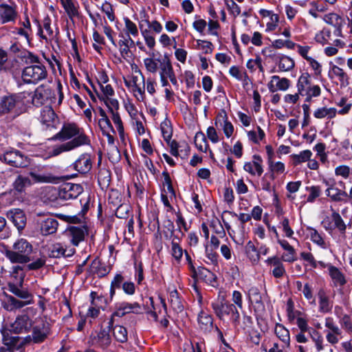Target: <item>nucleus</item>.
Instances as JSON below:
<instances>
[{"label": "nucleus", "instance_id": "obj_1", "mask_svg": "<svg viewBox=\"0 0 352 352\" xmlns=\"http://www.w3.org/2000/svg\"><path fill=\"white\" fill-rule=\"evenodd\" d=\"M32 245L25 239L17 240L12 245V250H6V256L12 263H28L31 261Z\"/></svg>", "mask_w": 352, "mask_h": 352}, {"label": "nucleus", "instance_id": "obj_2", "mask_svg": "<svg viewBox=\"0 0 352 352\" xmlns=\"http://www.w3.org/2000/svg\"><path fill=\"white\" fill-rule=\"evenodd\" d=\"M34 223L37 231L42 236L55 234L59 226V223L55 217L41 212L36 213Z\"/></svg>", "mask_w": 352, "mask_h": 352}, {"label": "nucleus", "instance_id": "obj_3", "mask_svg": "<svg viewBox=\"0 0 352 352\" xmlns=\"http://www.w3.org/2000/svg\"><path fill=\"white\" fill-rule=\"evenodd\" d=\"M211 306L219 319L222 320L224 316H227L230 317L231 320L235 324L239 323L240 314L234 304L221 300L212 302Z\"/></svg>", "mask_w": 352, "mask_h": 352}, {"label": "nucleus", "instance_id": "obj_4", "mask_svg": "<svg viewBox=\"0 0 352 352\" xmlns=\"http://www.w3.org/2000/svg\"><path fill=\"white\" fill-rule=\"evenodd\" d=\"M47 76L46 67L43 64L31 65L23 68L21 78L25 84L36 85Z\"/></svg>", "mask_w": 352, "mask_h": 352}, {"label": "nucleus", "instance_id": "obj_5", "mask_svg": "<svg viewBox=\"0 0 352 352\" xmlns=\"http://www.w3.org/2000/svg\"><path fill=\"white\" fill-rule=\"evenodd\" d=\"M84 136L86 138L87 142L84 144L85 145H90L91 141L89 138L85 133L83 129H80L76 124L74 123H67L65 124L61 130L56 133L53 139L54 140H59L62 141H65L67 140H69L73 138V139H77L78 138H81Z\"/></svg>", "mask_w": 352, "mask_h": 352}, {"label": "nucleus", "instance_id": "obj_6", "mask_svg": "<svg viewBox=\"0 0 352 352\" xmlns=\"http://www.w3.org/2000/svg\"><path fill=\"white\" fill-rule=\"evenodd\" d=\"M0 160L16 168H26L30 164V158L18 150L8 151L0 154Z\"/></svg>", "mask_w": 352, "mask_h": 352}, {"label": "nucleus", "instance_id": "obj_7", "mask_svg": "<svg viewBox=\"0 0 352 352\" xmlns=\"http://www.w3.org/2000/svg\"><path fill=\"white\" fill-rule=\"evenodd\" d=\"M83 192V188L80 184L65 183L63 184L58 190L57 198L68 201L77 198Z\"/></svg>", "mask_w": 352, "mask_h": 352}, {"label": "nucleus", "instance_id": "obj_8", "mask_svg": "<svg viewBox=\"0 0 352 352\" xmlns=\"http://www.w3.org/2000/svg\"><path fill=\"white\" fill-rule=\"evenodd\" d=\"M32 326V320L28 314H24L16 316L9 329L14 333H25L31 330Z\"/></svg>", "mask_w": 352, "mask_h": 352}, {"label": "nucleus", "instance_id": "obj_9", "mask_svg": "<svg viewBox=\"0 0 352 352\" xmlns=\"http://www.w3.org/2000/svg\"><path fill=\"white\" fill-rule=\"evenodd\" d=\"M2 335V342L3 346L10 349L11 352L19 350L24 346V342L19 336H10V330L6 327H2L0 330Z\"/></svg>", "mask_w": 352, "mask_h": 352}, {"label": "nucleus", "instance_id": "obj_10", "mask_svg": "<svg viewBox=\"0 0 352 352\" xmlns=\"http://www.w3.org/2000/svg\"><path fill=\"white\" fill-rule=\"evenodd\" d=\"M66 234L70 239V243L78 246L88 234V228L86 226H70L66 230Z\"/></svg>", "mask_w": 352, "mask_h": 352}, {"label": "nucleus", "instance_id": "obj_11", "mask_svg": "<svg viewBox=\"0 0 352 352\" xmlns=\"http://www.w3.org/2000/svg\"><path fill=\"white\" fill-rule=\"evenodd\" d=\"M76 252L74 248L67 250L60 243H56L51 245L47 249V255L50 258H59L60 257H70Z\"/></svg>", "mask_w": 352, "mask_h": 352}, {"label": "nucleus", "instance_id": "obj_12", "mask_svg": "<svg viewBox=\"0 0 352 352\" xmlns=\"http://www.w3.org/2000/svg\"><path fill=\"white\" fill-rule=\"evenodd\" d=\"M87 142L86 138L84 136L77 139H72L66 143L54 146L52 151V154L54 156L58 155L63 152L69 151L79 146H84V144Z\"/></svg>", "mask_w": 352, "mask_h": 352}, {"label": "nucleus", "instance_id": "obj_13", "mask_svg": "<svg viewBox=\"0 0 352 352\" xmlns=\"http://www.w3.org/2000/svg\"><path fill=\"white\" fill-rule=\"evenodd\" d=\"M7 218L10 220L19 231L23 230L26 226L25 212L19 208H13L6 213Z\"/></svg>", "mask_w": 352, "mask_h": 352}, {"label": "nucleus", "instance_id": "obj_14", "mask_svg": "<svg viewBox=\"0 0 352 352\" xmlns=\"http://www.w3.org/2000/svg\"><path fill=\"white\" fill-rule=\"evenodd\" d=\"M32 342L41 343L45 341L50 333V325L43 322L41 324L32 326Z\"/></svg>", "mask_w": 352, "mask_h": 352}, {"label": "nucleus", "instance_id": "obj_15", "mask_svg": "<svg viewBox=\"0 0 352 352\" xmlns=\"http://www.w3.org/2000/svg\"><path fill=\"white\" fill-rule=\"evenodd\" d=\"M74 168L81 174L90 171L92 167L91 157L87 153H83L73 164Z\"/></svg>", "mask_w": 352, "mask_h": 352}, {"label": "nucleus", "instance_id": "obj_16", "mask_svg": "<svg viewBox=\"0 0 352 352\" xmlns=\"http://www.w3.org/2000/svg\"><path fill=\"white\" fill-rule=\"evenodd\" d=\"M8 289L14 295L21 298L23 301H30V305L34 302L33 295L27 289L22 287V284L20 287L14 285V283L8 284Z\"/></svg>", "mask_w": 352, "mask_h": 352}, {"label": "nucleus", "instance_id": "obj_17", "mask_svg": "<svg viewBox=\"0 0 352 352\" xmlns=\"http://www.w3.org/2000/svg\"><path fill=\"white\" fill-rule=\"evenodd\" d=\"M290 85V81L286 78H280L278 76H273L268 83V89L270 92L274 93L276 90L285 91Z\"/></svg>", "mask_w": 352, "mask_h": 352}, {"label": "nucleus", "instance_id": "obj_18", "mask_svg": "<svg viewBox=\"0 0 352 352\" xmlns=\"http://www.w3.org/2000/svg\"><path fill=\"white\" fill-rule=\"evenodd\" d=\"M56 115L53 109L50 106L44 107L41 111L40 120L43 124H45L47 128L53 127L54 126Z\"/></svg>", "mask_w": 352, "mask_h": 352}, {"label": "nucleus", "instance_id": "obj_19", "mask_svg": "<svg viewBox=\"0 0 352 352\" xmlns=\"http://www.w3.org/2000/svg\"><path fill=\"white\" fill-rule=\"evenodd\" d=\"M113 320L111 319L109 322L108 328L109 329L111 328L113 329V333L115 339L120 343L126 342L128 340V333L126 329L121 325L113 326Z\"/></svg>", "mask_w": 352, "mask_h": 352}, {"label": "nucleus", "instance_id": "obj_20", "mask_svg": "<svg viewBox=\"0 0 352 352\" xmlns=\"http://www.w3.org/2000/svg\"><path fill=\"white\" fill-rule=\"evenodd\" d=\"M93 342L98 345L102 349H106L108 347L111 342V339L109 335V329L108 330H106L105 329H101L97 335L94 337Z\"/></svg>", "mask_w": 352, "mask_h": 352}, {"label": "nucleus", "instance_id": "obj_21", "mask_svg": "<svg viewBox=\"0 0 352 352\" xmlns=\"http://www.w3.org/2000/svg\"><path fill=\"white\" fill-rule=\"evenodd\" d=\"M325 192L333 201H347L348 194L338 188L331 186L326 190Z\"/></svg>", "mask_w": 352, "mask_h": 352}, {"label": "nucleus", "instance_id": "obj_22", "mask_svg": "<svg viewBox=\"0 0 352 352\" xmlns=\"http://www.w3.org/2000/svg\"><path fill=\"white\" fill-rule=\"evenodd\" d=\"M329 274L333 282L334 286H343L346 284L345 276L338 267L329 265Z\"/></svg>", "mask_w": 352, "mask_h": 352}, {"label": "nucleus", "instance_id": "obj_23", "mask_svg": "<svg viewBox=\"0 0 352 352\" xmlns=\"http://www.w3.org/2000/svg\"><path fill=\"white\" fill-rule=\"evenodd\" d=\"M16 16V12L12 6L5 3L0 5V16L3 23L14 21Z\"/></svg>", "mask_w": 352, "mask_h": 352}, {"label": "nucleus", "instance_id": "obj_24", "mask_svg": "<svg viewBox=\"0 0 352 352\" xmlns=\"http://www.w3.org/2000/svg\"><path fill=\"white\" fill-rule=\"evenodd\" d=\"M319 299V311L322 313H329L331 311L333 305L330 302L329 297L324 289H320L318 292Z\"/></svg>", "mask_w": 352, "mask_h": 352}, {"label": "nucleus", "instance_id": "obj_25", "mask_svg": "<svg viewBox=\"0 0 352 352\" xmlns=\"http://www.w3.org/2000/svg\"><path fill=\"white\" fill-rule=\"evenodd\" d=\"M197 276L198 279L212 286H214V283L217 282L216 275L211 271L204 267H201L198 270Z\"/></svg>", "mask_w": 352, "mask_h": 352}, {"label": "nucleus", "instance_id": "obj_26", "mask_svg": "<svg viewBox=\"0 0 352 352\" xmlns=\"http://www.w3.org/2000/svg\"><path fill=\"white\" fill-rule=\"evenodd\" d=\"M52 90L51 89H45L43 86L38 87L34 92V95L33 96V102H36L37 104H43L45 100L48 99V98L51 96Z\"/></svg>", "mask_w": 352, "mask_h": 352}, {"label": "nucleus", "instance_id": "obj_27", "mask_svg": "<svg viewBox=\"0 0 352 352\" xmlns=\"http://www.w3.org/2000/svg\"><path fill=\"white\" fill-rule=\"evenodd\" d=\"M16 105V100L14 96H3L0 101V114L9 113Z\"/></svg>", "mask_w": 352, "mask_h": 352}, {"label": "nucleus", "instance_id": "obj_28", "mask_svg": "<svg viewBox=\"0 0 352 352\" xmlns=\"http://www.w3.org/2000/svg\"><path fill=\"white\" fill-rule=\"evenodd\" d=\"M32 184V182L28 177H24L21 175H18L14 180L12 186L14 190L18 192H23L25 191V188Z\"/></svg>", "mask_w": 352, "mask_h": 352}, {"label": "nucleus", "instance_id": "obj_29", "mask_svg": "<svg viewBox=\"0 0 352 352\" xmlns=\"http://www.w3.org/2000/svg\"><path fill=\"white\" fill-rule=\"evenodd\" d=\"M198 322L201 329L210 331L212 327L213 320L211 316L201 311L198 316Z\"/></svg>", "mask_w": 352, "mask_h": 352}, {"label": "nucleus", "instance_id": "obj_30", "mask_svg": "<svg viewBox=\"0 0 352 352\" xmlns=\"http://www.w3.org/2000/svg\"><path fill=\"white\" fill-rule=\"evenodd\" d=\"M61 3L70 19L78 16V6L73 0H61Z\"/></svg>", "mask_w": 352, "mask_h": 352}, {"label": "nucleus", "instance_id": "obj_31", "mask_svg": "<svg viewBox=\"0 0 352 352\" xmlns=\"http://www.w3.org/2000/svg\"><path fill=\"white\" fill-rule=\"evenodd\" d=\"M331 219L333 223V225H330V228H334L335 229L337 228L341 234H344L346 226L340 214L336 211L333 210Z\"/></svg>", "mask_w": 352, "mask_h": 352}, {"label": "nucleus", "instance_id": "obj_32", "mask_svg": "<svg viewBox=\"0 0 352 352\" xmlns=\"http://www.w3.org/2000/svg\"><path fill=\"white\" fill-rule=\"evenodd\" d=\"M91 267L98 277H104L110 272V268L102 263L99 260L95 259L92 261Z\"/></svg>", "mask_w": 352, "mask_h": 352}, {"label": "nucleus", "instance_id": "obj_33", "mask_svg": "<svg viewBox=\"0 0 352 352\" xmlns=\"http://www.w3.org/2000/svg\"><path fill=\"white\" fill-rule=\"evenodd\" d=\"M28 175H30L32 179L33 183H51L54 182L55 180V177L52 175H42L38 174L34 170H30L28 173Z\"/></svg>", "mask_w": 352, "mask_h": 352}, {"label": "nucleus", "instance_id": "obj_34", "mask_svg": "<svg viewBox=\"0 0 352 352\" xmlns=\"http://www.w3.org/2000/svg\"><path fill=\"white\" fill-rule=\"evenodd\" d=\"M120 303L122 306V310L124 311L126 314L130 313L140 314L142 313L141 305L137 302H135L133 303L122 302Z\"/></svg>", "mask_w": 352, "mask_h": 352}, {"label": "nucleus", "instance_id": "obj_35", "mask_svg": "<svg viewBox=\"0 0 352 352\" xmlns=\"http://www.w3.org/2000/svg\"><path fill=\"white\" fill-rule=\"evenodd\" d=\"M245 251L248 258L252 262H258L259 257L258 254V249L252 241H249L245 247Z\"/></svg>", "mask_w": 352, "mask_h": 352}, {"label": "nucleus", "instance_id": "obj_36", "mask_svg": "<svg viewBox=\"0 0 352 352\" xmlns=\"http://www.w3.org/2000/svg\"><path fill=\"white\" fill-rule=\"evenodd\" d=\"M311 155L312 153L309 150H305L299 154H292L290 157L292 159L294 165L296 166L302 162L309 160Z\"/></svg>", "mask_w": 352, "mask_h": 352}, {"label": "nucleus", "instance_id": "obj_37", "mask_svg": "<svg viewBox=\"0 0 352 352\" xmlns=\"http://www.w3.org/2000/svg\"><path fill=\"white\" fill-rule=\"evenodd\" d=\"M16 63L14 60H9L8 57L0 60V74L6 73L14 74V67Z\"/></svg>", "mask_w": 352, "mask_h": 352}, {"label": "nucleus", "instance_id": "obj_38", "mask_svg": "<svg viewBox=\"0 0 352 352\" xmlns=\"http://www.w3.org/2000/svg\"><path fill=\"white\" fill-rule=\"evenodd\" d=\"M275 333L281 341L289 346L290 340L289 333L286 328H285L282 324H278L275 328Z\"/></svg>", "mask_w": 352, "mask_h": 352}, {"label": "nucleus", "instance_id": "obj_39", "mask_svg": "<svg viewBox=\"0 0 352 352\" xmlns=\"http://www.w3.org/2000/svg\"><path fill=\"white\" fill-rule=\"evenodd\" d=\"M195 144L197 149L206 153L208 148L206 138L203 133H197L195 137Z\"/></svg>", "mask_w": 352, "mask_h": 352}, {"label": "nucleus", "instance_id": "obj_40", "mask_svg": "<svg viewBox=\"0 0 352 352\" xmlns=\"http://www.w3.org/2000/svg\"><path fill=\"white\" fill-rule=\"evenodd\" d=\"M170 302L175 310L177 311H182L183 310L184 307L176 289L170 292Z\"/></svg>", "mask_w": 352, "mask_h": 352}, {"label": "nucleus", "instance_id": "obj_41", "mask_svg": "<svg viewBox=\"0 0 352 352\" xmlns=\"http://www.w3.org/2000/svg\"><path fill=\"white\" fill-rule=\"evenodd\" d=\"M6 298L9 305L10 306V310L21 309L30 305V301H23L22 300H19L11 295H6Z\"/></svg>", "mask_w": 352, "mask_h": 352}, {"label": "nucleus", "instance_id": "obj_42", "mask_svg": "<svg viewBox=\"0 0 352 352\" xmlns=\"http://www.w3.org/2000/svg\"><path fill=\"white\" fill-rule=\"evenodd\" d=\"M218 116L222 117L223 120V130L227 138L231 137L234 132V126L228 120V117L225 111H222V113H219Z\"/></svg>", "mask_w": 352, "mask_h": 352}, {"label": "nucleus", "instance_id": "obj_43", "mask_svg": "<svg viewBox=\"0 0 352 352\" xmlns=\"http://www.w3.org/2000/svg\"><path fill=\"white\" fill-rule=\"evenodd\" d=\"M295 65L294 61L289 56H283L280 58L278 67L281 71L287 72L294 68Z\"/></svg>", "mask_w": 352, "mask_h": 352}, {"label": "nucleus", "instance_id": "obj_44", "mask_svg": "<svg viewBox=\"0 0 352 352\" xmlns=\"http://www.w3.org/2000/svg\"><path fill=\"white\" fill-rule=\"evenodd\" d=\"M330 23H333L335 22L334 34L337 36H341V26L342 23V19L336 13H331L329 15Z\"/></svg>", "mask_w": 352, "mask_h": 352}, {"label": "nucleus", "instance_id": "obj_45", "mask_svg": "<svg viewBox=\"0 0 352 352\" xmlns=\"http://www.w3.org/2000/svg\"><path fill=\"white\" fill-rule=\"evenodd\" d=\"M309 77L310 76L308 73H304L299 77L297 83L298 91L299 94L302 96L304 95L303 91H306V86L310 84Z\"/></svg>", "mask_w": 352, "mask_h": 352}, {"label": "nucleus", "instance_id": "obj_46", "mask_svg": "<svg viewBox=\"0 0 352 352\" xmlns=\"http://www.w3.org/2000/svg\"><path fill=\"white\" fill-rule=\"evenodd\" d=\"M332 71L333 73L339 78L342 86L346 87L349 85L348 76L342 68L334 65L333 67Z\"/></svg>", "mask_w": 352, "mask_h": 352}, {"label": "nucleus", "instance_id": "obj_47", "mask_svg": "<svg viewBox=\"0 0 352 352\" xmlns=\"http://www.w3.org/2000/svg\"><path fill=\"white\" fill-rule=\"evenodd\" d=\"M140 29L141 30L142 34L144 38L145 43L146 45L151 49L153 50L155 45V38L151 35L150 32L146 29H143V25L141 23L139 24Z\"/></svg>", "mask_w": 352, "mask_h": 352}, {"label": "nucleus", "instance_id": "obj_48", "mask_svg": "<svg viewBox=\"0 0 352 352\" xmlns=\"http://www.w3.org/2000/svg\"><path fill=\"white\" fill-rule=\"evenodd\" d=\"M250 300L256 304L262 305V297L256 287H252L248 291Z\"/></svg>", "mask_w": 352, "mask_h": 352}, {"label": "nucleus", "instance_id": "obj_49", "mask_svg": "<svg viewBox=\"0 0 352 352\" xmlns=\"http://www.w3.org/2000/svg\"><path fill=\"white\" fill-rule=\"evenodd\" d=\"M137 81H138V77L133 76V80H132L133 91L134 93L137 92L139 94L140 97H138V96L136 94H135V96L137 98V99L138 100H143L144 94V76H142V82L144 84L143 87H140V86H138L137 84Z\"/></svg>", "mask_w": 352, "mask_h": 352}, {"label": "nucleus", "instance_id": "obj_50", "mask_svg": "<svg viewBox=\"0 0 352 352\" xmlns=\"http://www.w3.org/2000/svg\"><path fill=\"white\" fill-rule=\"evenodd\" d=\"M171 254L177 261H179L183 256V250L177 241L171 242Z\"/></svg>", "mask_w": 352, "mask_h": 352}, {"label": "nucleus", "instance_id": "obj_51", "mask_svg": "<svg viewBox=\"0 0 352 352\" xmlns=\"http://www.w3.org/2000/svg\"><path fill=\"white\" fill-rule=\"evenodd\" d=\"M161 131L164 140L169 143L172 137L173 130L168 122L164 121L161 124Z\"/></svg>", "mask_w": 352, "mask_h": 352}, {"label": "nucleus", "instance_id": "obj_52", "mask_svg": "<svg viewBox=\"0 0 352 352\" xmlns=\"http://www.w3.org/2000/svg\"><path fill=\"white\" fill-rule=\"evenodd\" d=\"M307 190L309 191V195L307 197V201L313 203L316 198H318L321 193V189L320 186H313L311 187H307Z\"/></svg>", "mask_w": 352, "mask_h": 352}, {"label": "nucleus", "instance_id": "obj_53", "mask_svg": "<svg viewBox=\"0 0 352 352\" xmlns=\"http://www.w3.org/2000/svg\"><path fill=\"white\" fill-rule=\"evenodd\" d=\"M46 263L45 257H41L37 258L36 261L28 264L26 265L27 270H37L42 268Z\"/></svg>", "mask_w": 352, "mask_h": 352}, {"label": "nucleus", "instance_id": "obj_54", "mask_svg": "<svg viewBox=\"0 0 352 352\" xmlns=\"http://www.w3.org/2000/svg\"><path fill=\"white\" fill-rule=\"evenodd\" d=\"M124 21L127 33L131 34L133 36H137L138 34V30L136 25L126 17L124 19Z\"/></svg>", "mask_w": 352, "mask_h": 352}, {"label": "nucleus", "instance_id": "obj_55", "mask_svg": "<svg viewBox=\"0 0 352 352\" xmlns=\"http://www.w3.org/2000/svg\"><path fill=\"white\" fill-rule=\"evenodd\" d=\"M129 208L130 207L128 204H120L117 208L115 215L120 219H126L128 217Z\"/></svg>", "mask_w": 352, "mask_h": 352}, {"label": "nucleus", "instance_id": "obj_56", "mask_svg": "<svg viewBox=\"0 0 352 352\" xmlns=\"http://www.w3.org/2000/svg\"><path fill=\"white\" fill-rule=\"evenodd\" d=\"M225 3L228 9L234 17L240 14L241 8L233 0H225Z\"/></svg>", "mask_w": 352, "mask_h": 352}, {"label": "nucleus", "instance_id": "obj_57", "mask_svg": "<svg viewBox=\"0 0 352 352\" xmlns=\"http://www.w3.org/2000/svg\"><path fill=\"white\" fill-rule=\"evenodd\" d=\"M101 10L106 14L109 21H113L115 20V15L112 6L109 2L105 1L102 5Z\"/></svg>", "mask_w": 352, "mask_h": 352}, {"label": "nucleus", "instance_id": "obj_58", "mask_svg": "<svg viewBox=\"0 0 352 352\" xmlns=\"http://www.w3.org/2000/svg\"><path fill=\"white\" fill-rule=\"evenodd\" d=\"M254 159V170L256 173L261 176L263 173V168L262 166L263 160L260 155H253Z\"/></svg>", "mask_w": 352, "mask_h": 352}, {"label": "nucleus", "instance_id": "obj_59", "mask_svg": "<svg viewBox=\"0 0 352 352\" xmlns=\"http://www.w3.org/2000/svg\"><path fill=\"white\" fill-rule=\"evenodd\" d=\"M111 113L112 115V120L116 124L120 135H122L124 133V127L119 113L118 111H115Z\"/></svg>", "mask_w": 352, "mask_h": 352}, {"label": "nucleus", "instance_id": "obj_60", "mask_svg": "<svg viewBox=\"0 0 352 352\" xmlns=\"http://www.w3.org/2000/svg\"><path fill=\"white\" fill-rule=\"evenodd\" d=\"M104 101L111 113L117 111L119 109V102L116 99L109 98L107 97L104 98Z\"/></svg>", "mask_w": 352, "mask_h": 352}, {"label": "nucleus", "instance_id": "obj_61", "mask_svg": "<svg viewBox=\"0 0 352 352\" xmlns=\"http://www.w3.org/2000/svg\"><path fill=\"white\" fill-rule=\"evenodd\" d=\"M268 164L272 173L280 174L285 171V165L280 162H274V161H272L271 163H268Z\"/></svg>", "mask_w": 352, "mask_h": 352}, {"label": "nucleus", "instance_id": "obj_62", "mask_svg": "<svg viewBox=\"0 0 352 352\" xmlns=\"http://www.w3.org/2000/svg\"><path fill=\"white\" fill-rule=\"evenodd\" d=\"M325 327L329 329L332 333L338 335L341 334V331L339 327L335 324L333 319L328 317L325 319Z\"/></svg>", "mask_w": 352, "mask_h": 352}, {"label": "nucleus", "instance_id": "obj_63", "mask_svg": "<svg viewBox=\"0 0 352 352\" xmlns=\"http://www.w3.org/2000/svg\"><path fill=\"white\" fill-rule=\"evenodd\" d=\"M146 69L152 73H155L157 69V63L152 58H146L144 60Z\"/></svg>", "mask_w": 352, "mask_h": 352}, {"label": "nucleus", "instance_id": "obj_64", "mask_svg": "<svg viewBox=\"0 0 352 352\" xmlns=\"http://www.w3.org/2000/svg\"><path fill=\"white\" fill-rule=\"evenodd\" d=\"M340 322L343 328L347 331H352V321L349 315L344 314L340 318Z\"/></svg>", "mask_w": 352, "mask_h": 352}]
</instances>
